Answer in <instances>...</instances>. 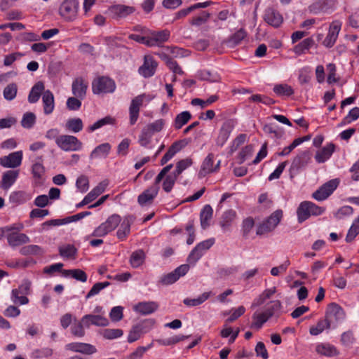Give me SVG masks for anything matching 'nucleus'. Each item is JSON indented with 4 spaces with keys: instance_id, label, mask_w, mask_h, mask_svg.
<instances>
[{
    "instance_id": "4be33fe9",
    "label": "nucleus",
    "mask_w": 359,
    "mask_h": 359,
    "mask_svg": "<svg viewBox=\"0 0 359 359\" xmlns=\"http://www.w3.org/2000/svg\"><path fill=\"white\" fill-rule=\"evenodd\" d=\"M233 129V125L231 121L224 122L219 130L218 137L216 140L217 145L222 147L228 140Z\"/></svg>"
},
{
    "instance_id": "473e14b6",
    "label": "nucleus",
    "mask_w": 359,
    "mask_h": 359,
    "mask_svg": "<svg viewBox=\"0 0 359 359\" xmlns=\"http://www.w3.org/2000/svg\"><path fill=\"white\" fill-rule=\"evenodd\" d=\"M62 274L64 277H72L82 283L86 282L88 278L86 273L81 269H64Z\"/></svg>"
},
{
    "instance_id": "c85d7f7f",
    "label": "nucleus",
    "mask_w": 359,
    "mask_h": 359,
    "mask_svg": "<svg viewBox=\"0 0 359 359\" xmlns=\"http://www.w3.org/2000/svg\"><path fill=\"white\" fill-rule=\"evenodd\" d=\"M42 102L44 114L46 115L52 114L55 109V102L53 94L50 90H47L43 92Z\"/></svg>"
},
{
    "instance_id": "37998d69",
    "label": "nucleus",
    "mask_w": 359,
    "mask_h": 359,
    "mask_svg": "<svg viewBox=\"0 0 359 359\" xmlns=\"http://www.w3.org/2000/svg\"><path fill=\"white\" fill-rule=\"evenodd\" d=\"M191 118V114L188 111H184L177 114L175 118L174 127L175 129H180L187 124Z\"/></svg>"
},
{
    "instance_id": "aec40b11",
    "label": "nucleus",
    "mask_w": 359,
    "mask_h": 359,
    "mask_svg": "<svg viewBox=\"0 0 359 359\" xmlns=\"http://www.w3.org/2000/svg\"><path fill=\"white\" fill-rule=\"evenodd\" d=\"M82 322L86 327H89L91 325L105 327L109 324V320L105 317L100 315L88 314L82 317Z\"/></svg>"
},
{
    "instance_id": "3c124183",
    "label": "nucleus",
    "mask_w": 359,
    "mask_h": 359,
    "mask_svg": "<svg viewBox=\"0 0 359 359\" xmlns=\"http://www.w3.org/2000/svg\"><path fill=\"white\" fill-rule=\"evenodd\" d=\"M109 285H110V283L108 281L96 283L95 285H93V286L91 287L90 291L86 294V299H88L98 294L101 290L106 288Z\"/></svg>"
},
{
    "instance_id": "864d4df0",
    "label": "nucleus",
    "mask_w": 359,
    "mask_h": 359,
    "mask_svg": "<svg viewBox=\"0 0 359 359\" xmlns=\"http://www.w3.org/2000/svg\"><path fill=\"white\" fill-rule=\"evenodd\" d=\"M219 99V97L216 95H211L206 100H203L200 98H194L191 100V104L193 106H201L202 109L210 105L215 102Z\"/></svg>"
},
{
    "instance_id": "13d9d810",
    "label": "nucleus",
    "mask_w": 359,
    "mask_h": 359,
    "mask_svg": "<svg viewBox=\"0 0 359 359\" xmlns=\"http://www.w3.org/2000/svg\"><path fill=\"white\" fill-rule=\"evenodd\" d=\"M165 124V121L164 119H158L151 123L147 124L144 128L147 130L154 135L156 133H158L162 130Z\"/></svg>"
},
{
    "instance_id": "a18cd8bd",
    "label": "nucleus",
    "mask_w": 359,
    "mask_h": 359,
    "mask_svg": "<svg viewBox=\"0 0 359 359\" xmlns=\"http://www.w3.org/2000/svg\"><path fill=\"white\" fill-rule=\"evenodd\" d=\"M313 44L314 41L313 39L306 38L294 46V53L297 55L303 54L306 50H309L313 46Z\"/></svg>"
},
{
    "instance_id": "09e8293b",
    "label": "nucleus",
    "mask_w": 359,
    "mask_h": 359,
    "mask_svg": "<svg viewBox=\"0 0 359 359\" xmlns=\"http://www.w3.org/2000/svg\"><path fill=\"white\" fill-rule=\"evenodd\" d=\"M20 253L22 255H40L43 253L42 248L37 245H29L22 247L20 250Z\"/></svg>"
},
{
    "instance_id": "680f3d73",
    "label": "nucleus",
    "mask_w": 359,
    "mask_h": 359,
    "mask_svg": "<svg viewBox=\"0 0 359 359\" xmlns=\"http://www.w3.org/2000/svg\"><path fill=\"white\" fill-rule=\"evenodd\" d=\"M281 306V302L279 300L271 301L264 311L270 318L280 310Z\"/></svg>"
},
{
    "instance_id": "0e129e2a",
    "label": "nucleus",
    "mask_w": 359,
    "mask_h": 359,
    "mask_svg": "<svg viewBox=\"0 0 359 359\" xmlns=\"http://www.w3.org/2000/svg\"><path fill=\"white\" fill-rule=\"evenodd\" d=\"M114 122V119L111 116H105L103 118H101L96 121L93 125L90 126L88 128V131L89 133H92L102 126L107 125V124H112Z\"/></svg>"
},
{
    "instance_id": "ddd939ff",
    "label": "nucleus",
    "mask_w": 359,
    "mask_h": 359,
    "mask_svg": "<svg viewBox=\"0 0 359 359\" xmlns=\"http://www.w3.org/2000/svg\"><path fill=\"white\" fill-rule=\"evenodd\" d=\"M135 11V8L133 6L123 4H116L109 8L111 17L115 20L125 18Z\"/></svg>"
},
{
    "instance_id": "bf43d9fd",
    "label": "nucleus",
    "mask_w": 359,
    "mask_h": 359,
    "mask_svg": "<svg viewBox=\"0 0 359 359\" xmlns=\"http://www.w3.org/2000/svg\"><path fill=\"white\" fill-rule=\"evenodd\" d=\"M255 226L254 219L251 217H248L243 219L242 222L241 231L243 236L247 238Z\"/></svg>"
},
{
    "instance_id": "5fc2aeb1",
    "label": "nucleus",
    "mask_w": 359,
    "mask_h": 359,
    "mask_svg": "<svg viewBox=\"0 0 359 359\" xmlns=\"http://www.w3.org/2000/svg\"><path fill=\"white\" fill-rule=\"evenodd\" d=\"M177 177L178 176H177L173 172L167 175L166 177H165V180L163 182V189L167 193L170 192Z\"/></svg>"
},
{
    "instance_id": "e433bc0d",
    "label": "nucleus",
    "mask_w": 359,
    "mask_h": 359,
    "mask_svg": "<svg viewBox=\"0 0 359 359\" xmlns=\"http://www.w3.org/2000/svg\"><path fill=\"white\" fill-rule=\"evenodd\" d=\"M108 183L105 181L101 182L95 187H94L86 196V200L90 203L95 200L106 189Z\"/></svg>"
},
{
    "instance_id": "ea45409f",
    "label": "nucleus",
    "mask_w": 359,
    "mask_h": 359,
    "mask_svg": "<svg viewBox=\"0 0 359 359\" xmlns=\"http://www.w3.org/2000/svg\"><path fill=\"white\" fill-rule=\"evenodd\" d=\"M83 127V121L80 118H69L65 124L66 129L74 133L82 130Z\"/></svg>"
},
{
    "instance_id": "4468645a",
    "label": "nucleus",
    "mask_w": 359,
    "mask_h": 359,
    "mask_svg": "<svg viewBox=\"0 0 359 359\" xmlns=\"http://www.w3.org/2000/svg\"><path fill=\"white\" fill-rule=\"evenodd\" d=\"M158 63L152 56L145 55L143 65L138 69L139 74L144 78L151 77L154 75Z\"/></svg>"
},
{
    "instance_id": "58836bf2",
    "label": "nucleus",
    "mask_w": 359,
    "mask_h": 359,
    "mask_svg": "<svg viewBox=\"0 0 359 359\" xmlns=\"http://www.w3.org/2000/svg\"><path fill=\"white\" fill-rule=\"evenodd\" d=\"M269 319L268 316L262 312H255L252 315V323L251 324V328L259 330L262 327L263 325Z\"/></svg>"
},
{
    "instance_id": "dca6fc26",
    "label": "nucleus",
    "mask_w": 359,
    "mask_h": 359,
    "mask_svg": "<svg viewBox=\"0 0 359 359\" xmlns=\"http://www.w3.org/2000/svg\"><path fill=\"white\" fill-rule=\"evenodd\" d=\"M341 22L340 21H334L331 23L328 34L323 41V44L325 47L332 48L334 45L341 30Z\"/></svg>"
},
{
    "instance_id": "f3484780",
    "label": "nucleus",
    "mask_w": 359,
    "mask_h": 359,
    "mask_svg": "<svg viewBox=\"0 0 359 359\" xmlns=\"http://www.w3.org/2000/svg\"><path fill=\"white\" fill-rule=\"evenodd\" d=\"M264 20L271 27L278 28L282 25L283 18L278 11L268 8L264 11Z\"/></svg>"
},
{
    "instance_id": "c9c22d12",
    "label": "nucleus",
    "mask_w": 359,
    "mask_h": 359,
    "mask_svg": "<svg viewBox=\"0 0 359 359\" xmlns=\"http://www.w3.org/2000/svg\"><path fill=\"white\" fill-rule=\"evenodd\" d=\"M236 212L233 210H228L225 211L222 215L221 220L219 222L220 226L223 230L228 229L236 218Z\"/></svg>"
},
{
    "instance_id": "bb28decb",
    "label": "nucleus",
    "mask_w": 359,
    "mask_h": 359,
    "mask_svg": "<svg viewBox=\"0 0 359 359\" xmlns=\"http://www.w3.org/2000/svg\"><path fill=\"white\" fill-rule=\"evenodd\" d=\"M311 161V154L309 151L305 150L299 152L293 159L292 167L299 169L306 167Z\"/></svg>"
},
{
    "instance_id": "393cba45",
    "label": "nucleus",
    "mask_w": 359,
    "mask_h": 359,
    "mask_svg": "<svg viewBox=\"0 0 359 359\" xmlns=\"http://www.w3.org/2000/svg\"><path fill=\"white\" fill-rule=\"evenodd\" d=\"M335 146L333 143H330L318 150L315 156V159L318 163H323L327 161L334 151Z\"/></svg>"
},
{
    "instance_id": "72a5a7b5",
    "label": "nucleus",
    "mask_w": 359,
    "mask_h": 359,
    "mask_svg": "<svg viewBox=\"0 0 359 359\" xmlns=\"http://www.w3.org/2000/svg\"><path fill=\"white\" fill-rule=\"evenodd\" d=\"M213 210L210 205H205L200 213V220L202 229H205L210 225V220L212 217Z\"/></svg>"
},
{
    "instance_id": "7c9ffc66",
    "label": "nucleus",
    "mask_w": 359,
    "mask_h": 359,
    "mask_svg": "<svg viewBox=\"0 0 359 359\" xmlns=\"http://www.w3.org/2000/svg\"><path fill=\"white\" fill-rule=\"evenodd\" d=\"M44 84L41 81H38L32 88L29 95L28 101L30 103H36L39 101L43 92H44Z\"/></svg>"
},
{
    "instance_id": "a19ab883",
    "label": "nucleus",
    "mask_w": 359,
    "mask_h": 359,
    "mask_svg": "<svg viewBox=\"0 0 359 359\" xmlns=\"http://www.w3.org/2000/svg\"><path fill=\"white\" fill-rule=\"evenodd\" d=\"M211 292H205L197 298H186L183 300V303L187 306H196L202 304L210 296Z\"/></svg>"
},
{
    "instance_id": "5701e85b",
    "label": "nucleus",
    "mask_w": 359,
    "mask_h": 359,
    "mask_svg": "<svg viewBox=\"0 0 359 359\" xmlns=\"http://www.w3.org/2000/svg\"><path fill=\"white\" fill-rule=\"evenodd\" d=\"M6 238L8 245L13 248L27 243L30 241L28 236L19 232L9 233Z\"/></svg>"
},
{
    "instance_id": "4c0bfd02",
    "label": "nucleus",
    "mask_w": 359,
    "mask_h": 359,
    "mask_svg": "<svg viewBox=\"0 0 359 359\" xmlns=\"http://www.w3.org/2000/svg\"><path fill=\"white\" fill-rule=\"evenodd\" d=\"M30 198V195L24 191H13L9 197L10 202L15 204H22Z\"/></svg>"
},
{
    "instance_id": "338daca9",
    "label": "nucleus",
    "mask_w": 359,
    "mask_h": 359,
    "mask_svg": "<svg viewBox=\"0 0 359 359\" xmlns=\"http://www.w3.org/2000/svg\"><path fill=\"white\" fill-rule=\"evenodd\" d=\"M164 60H165V63L168 67L175 74H183L184 72L182 68L179 66L177 62L174 60L172 58L168 55L164 56Z\"/></svg>"
},
{
    "instance_id": "8fccbe9b",
    "label": "nucleus",
    "mask_w": 359,
    "mask_h": 359,
    "mask_svg": "<svg viewBox=\"0 0 359 359\" xmlns=\"http://www.w3.org/2000/svg\"><path fill=\"white\" fill-rule=\"evenodd\" d=\"M359 234V216L353 221L348 231L346 236V241L350 243Z\"/></svg>"
},
{
    "instance_id": "79ce46f5",
    "label": "nucleus",
    "mask_w": 359,
    "mask_h": 359,
    "mask_svg": "<svg viewBox=\"0 0 359 359\" xmlns=\"http://www.w3.org/2000/svg\"><path fill=\"white\" fill-rule=\"evenodd\" d=\"M145 254L142 250L133 252L130 256V262L133 268H138L144 262Z\"/></svg>"
},
{
    "instance_id": "c756f323",
    "label": "nucleus",
    "mask_w": 359,
    "mask_h": 359,
    "mask_svg": "<svg viewBox=\"0 0 359 359\" xmlns=\"http://www.w3.org/2000/svg\"><path fill=\"white\" fill-rule=\"evenodd\" d=\"M18 170H9L2 176L1 187L4 189H8L17 180L19 176Z\"/></svg>"
},
{
    "instance_id": "cd10ccee",
    "label": "nucleus",
    "mask_w": 359,
    "mask_h": 359,
    "mask_svg": "<svg viewBox=\"0 0 359 359\" xmlns=\"http://www.w3.org/2000/svg\"><path fill=\"white\" fill-rule=\"evenodd\" d=\"M111 146L109 143H102L97 146L90 153V158H106L110 153Z\"/></svg>"
},
{
    "instance_id": "412c9836",
    "label": "nucleus",
    "mask_w": 359,
    "mask_h": 359,
    "mask_svg": "<svg viewBox=\"0 0 359 359\" xmlns=\"http://www.w3.org/2000/svg\"><path fill=\"white\" fill-rule=\"evenodd\" d=\"M214 157L215 155L212 153H210L205 158L198 172V177L200 178H203L208 174L215 172V169L214 168Z\"/></svg>"
},
{
    "instance_id": "1a4fd4ad",
    "label": "nucleus",
    "mask_w": 359,
    "mask_h": 359,
    "mask_svg": "<svg viewBox=\"0 0 359 359\" xmlns=\"http://www.w3.org/2000/svg\"><path fill=\"white\" fill-rule=\"evenodd\" d=\"M189 265L182 264L170 273L163 275L159 283L163 285H169L177 282L181 277L185 276L189 270Z\"/></svg>"
},
{
    "instance_id": "39448f33",
    "label": "nucleus",
    "mask_w": 359,
    "mask_h": 359,
    "mask_svg": "<svg viewBox=\"0 0 359 359\" xmlns=\"http://www.w3.org/2000/svg\"><path fill=\"white\" fill-rule=\"evenodd\" d=\"M57 145L65 151H76L82 149V142L75 136L62 135L57 139Z\"/></svg>"
},
{
    "instance_id": "4d7b16f0",
    "label": "nucleus",
    "mask_w": 359,
    "mask_h": 359,
    "mask_svg": "<svg viewBox=\"0 0 359 359\" xmlns=\"http://www.w3.org/2000/svg\"><path fill=\"white\" fill-rule=\"evenodd\" d=\"M130 224L128 219H124L122 222V223L121 224V226L116 232L117 237L120 240L123 241L126 238L127 236L130 233Z\"/></svg>"
},
{
    "instance_id": "2eb2a0df",
    "label": "nucleus",
    "mask_w": 359,
    "mask_h": 359,
    "mask_svg": "<svg viewBox=\"0 0 359 359\" xmlns=\"http://www.w3.org/2000/svg\"><path fill=\"white\" fill-rule=\"evenodd\" d=\"M170 36V32L168 29L154 31L149 35V47L163 46Z\"/></svg>"
},
{
    "instance_id": "6e6552de",
    "label": "nucleus",
    "mask_w": 359,
    "mask_h": 359,
    "mask_svg": "<svg viewBox=\"0 0 359 359\" xmlns=\"http://www.w3.org/2000/svg\"><path fill=\"white\" fill-rule=\"evenodd\" d=\"M339 180L332 179L323 184L318 189L314 191L312 197L318 201H322L327 199L338 187Z\"/></svg>"
},
{
    "instance_id": "774afa93",
    "label": "nucleus",
    "mask_w": 359,
    "mask_h": 359,
    "mask_svg": "<svg viewBox=\"0 0 359 359\" xmlns=\"http://www.w3.org/2000/svg\"><path fill=\"white\" fill-rule=\"evenodd\" d=\"M341 343L345 346H351L355 341L353 331L348 330L341 334Z\"/></svg>"
},
{
    "instance_id": "0eeeda50",
    "label": "nucleus",
    "mask_w": 359,
    "mask_h": 359,
    "mask_svg": "<svg viewBox=\"0 0 359 359\" xmlns=\"http://www.w3.org/2000/svg\"><path fill=\"white\" fill-rule=\"evenodd\" d=\"M79 1L77 0H65L60 6L59 13L66 21H74L77 16Z\"/></svg>"
},
{
    "instance_id": "052dcab7",
    "label": "nucleus",
    "mask_w": 359,
    "mask_h": 359,
    "mask_svg": "<svg viewBox=\"0 0 359 359\" xmlns=\"http://www.w3.org/2000/svg\"><path fill=\"white\" fill-rule=\"evenodd\" d=\"M17 92V85L14 83H10L6 86L4 90V97L7 100H13L16 97Z\"/></svg>"
},
{
    "instance_id": "a878e982",
    "label": "nucleus",
    "mask_w": 359,
    "mask_h": 359,
    "mask_svg": "<svg viewBox=\"0 0 359 359\" xmlns=\"http://www.w3.org/2000/svg\"><path fill=\"white\" fill-rule=\"evenodd\" d=\"M158 307V304L155 302H142L136 304L134 309L140 314L149 315L155 312Z\"/></svg>"
},
{
    "instance_id": "a211bd4d",
    "label": "nucleus",
    "mask_w": 359,
    "mask_h": 359,
    "mask_svg": "<svg viewBox=\"0 0 359 359\" xmlns=\"http://www.w3.org/2000/svg\"><path fill=\"white\" fill-rule=\"evenodd\" d=\"M88 83L82 77L76 78L72 84V92L74 96L83 100L86 95Z\"/></svg>"
},
{
    "instance_id": "de8ad7c7",
    "label": "nucleus",
    "mask_w": 359,
    "mask_h": 359,
    "mask_svg": "<svg viewBox=\"0 0 359 359\" xmlns=\"http://www.w3.org/2000/svg\"><path fill=\"white\" fill-rule=\"evenodd\" d=\"M53 351L48 347L34 349L31 353V358L34 359L46 358L53 355Z\"/></svg>"
},
{
    "instance_id": "7ed1b4c3",
    "label": "nucleus",
    "mask_w": 359,
    "mask_h": 359,
    "mask_svg": "<svg viewBox=\"0 0 359 359\" xmlns=\"http://www.w3.org/2000/svg\"><path fill=\"white\" fill-rule=\"evenodd\" d=\"M283 216L282 210H276L257 228V234L263 235L272 231L280 223Z\"/></svg>"
},
{
    "instance_id": "f257e3e1",
    "label": "nucleus",
    "mask_w": 359,
    "mask_h": 359,
    "mask_svg": "<svg viewBox=\"0 0 359 359\" xmlns=\"http://www.w3.org/2000/svg\"><path fill=\"white\" fill-rule=\"evenodd\" d=\"M325 211V208L320 207L313 202L304 201L300 203L297 209V221L302 224L311 216L321 215Z\"/></svg>"
},
{
    "instance_id": "603ef678",
    "label": "nucleus",
    "mask_w": 359,
    "mask_h": 359,
    "mask_svg": "<svg viewBox=\"0 0 359 359\" xmlns=\"http://www.w3.org/2000/svg\"><path fill=\"white\" fill-rule=\"evenodd\" d=\"M121 221V217L118 215L114 214L109 217V218L104 222H103V224L106 226L107 231L110 233L118 226Z\"/></svg>"
},
{
    "instance_id": "2f4dec72",
    "label": "nucleus",
    "mask_w": 359,
    "mask_h": 359,
    "mask_svg": "<svg viewBox=\"0 0 359 359\" xmlns=\"http://www.w3.org/2000/svg\"><path fill=\"white\" fill-rule=\"evenodd\" d=\"M316 351L322 355L326 357H332L337 355L339 352L337 348L330 344H319L316 347Z\"/></svg>"
},
{
    "instance_id": "423d86ee",
    "label": "nucleus",
    "mask_w": 359,
    "mask_h": 359,
    "mask_svg": "<svg viewBox=\"0 0 359 359\" xmlns=\"http://www.w3.org/2000/svg\"><path fill=\"white\" fill-rule=\"evenodd\" d=\"M215 243V238H209L198 243L189 253L187 262L195 264Z\"/></svg>"
},
{
    "instance_id": "6ab92c4d",
    "label": "nucleus",
    "mask_w": 359,
    "mask_h": 359,
    "mask_svg": "<svg viewBox=\"0 0 359 359\" xmlns=\"http://www.w3.org/2000/svg\"><path fill=\"white\" fill-rule=\"evenodd\" d=\"M66 349L87 355H91L97 352L95 346L81 342L69 343L66 345Z\"/></svg>"
},
{
    "instance_id": "c03bdc74",
    "label": "nucleus",
    "mask_w": 359,
    "mask_h": 359,
    "mask_svg": "<svg viewBox=\"0 0 359 359\" xmlns=\"http://www.w3.org/2000/svg\"><path fill=\"white\" fill-rule=\"evenodd\" d=\"M197 76L200 80L209 82H217L220 79L219 76L216 72H212L208 69L198 72Z\"/></svg>"
},
{
    "instance_id": "f8f14e48",
    "label": "nucleus",
    "mask_w": 359,
    "mask_h": 359,
    "mask_svg": "<svg viewBox=\"0 0 359 359\" xmlns=\"http://www.w3.org/2000/svg\"><path fill=\"white\" fill-rule=\"evenodd\" d=\"M147 97L145 94H141L134 97L129 107L130 123L134 125L139 117L140 107L142 106L144 99Z\"/></svg>"
},
{
    "instance_id": "20e7f679",
    "label": "nucleus",
    "mask_w": 359,
    "mask_h": 359,
    "mask_svg": "<svg viewBox=\"0 0 359 359\" xmlns=\"http://www.w3.org/2000/svg\"><path fill=\"white\" fill-rule=\"evenodd\" d=\"M116 89L114 81L107 76H100L92 83V90L94 94L111 93Z\"/></svg>"
},
{
    "instance_id": "b1692460",
    "label": "nucleus",
    "mask_w": 359,
    "mask_h": 359,
    "mask_svg": "<svg viewBox=\"0 0 359 359\" xmlns=\"http://www.w3.org/2000/svg\"><path fill=\"white\" fill-rule=\"evenodd\" d=\"M158 192V187L153 186L144 190L141 194L139 195L137 201L140 205H144L147 203H151L154 198L157 196Z\"/></svg>"
},
{
    "instance_id": "6e6d98bb",
    "label": "nucleus",
    "mask_w": 359,
    "mask_h": 359,
    "mask_svg": "<svg viewBox=\"0 0 359 359\" xmlns=\"http://www.w3.org/2000/svg\"><path fill=\"white\" fill-rule=\"evenodd\" d=\"M84 327L85 325L82 322V318L80 321H77L76 319L74 318V324L71 327V332L76 337H83L85 335Z\"/></svg>"
},
{
    "instance_id": "e2e57ef3",
    "label": "nucleus",
    "mask_w": 359,
    "mask_h": 359,
    "mask_svg": "<svg viewBox=\"0 0 359 359\" xmlns=\"http://www.w3.org/2000/svg\"><path fill=\"white\" fill-rule=\"evenodd\" d=\"M60 255L65 258H74L76 249L73 245H67L59 248Z\"/></svg>"
},
{
    "instance_id": "9d476101",
    "label": "nucleus",
    "mask_w": 359,
    "mask_h": 359,
    "mask_svg": "<svg viewBox=\"0 0 359 359\" xmlns=\"http://www.w3.org/2000/svg\"><path fill=\"white\" fill-rule=\"evenodd\" d=\"M29 290V285L27 283L19 285L18 288L13 289L11 294V299L15 305H25L29 303V299L26 297Z\"/></svg>"
},
{
    "instance_id": "f03ea898",
    "label": "nucleus",
    "mask_w": 359,
    "mask_h": 359,
    "mask_svg": "<svg viewBox=\"0 0 359 359\" xmlns=\"http://www.w3.org/2000/svg\"><path fill=\"white\" fill-rule=\"evenodd\" d=\"M325 318L330 323L332 329H335L339 323L345 320L346 313L340 305L332 302L327 305Z\"/></svg>"
},
{
    "instance_id": "49530a36",
    "label": "nucleus",
    "mask_w": 359,
    "mask_h": 359,
    "mask_svg": "<svg viewBox=\"0 0 359 359\" xmlns=\"http://www.w3.org/2000/svg\"><path fill=\"white\" fill-rule=\"evenodd\" d=\"M273 90L277 95L280 97H290L294 94L293 88L287 84H277Z\"/></svg>"
},
{
    "instance_id": "9b49d317",
    "label": "nucleus",
    "mask_w": 359,
    "mask_h": 359,
    "mask_svg": "<svg viewBox=\"0 0 359 359\" xmlns=\"http://www.w3.org/2000/svg\"><path fill=\"white\" fill-rule=\"evenodd\" d=\"M22 151H17L0 158V165L7 168H16L22 164Z\"/></svg>"
},
{
    "instance_id": "f704fd0d",
    "label": "nucleus",
    "mask_w": 359,
    "mask_h": 359,
    "mask_svg": "<svg viewBox=\"0 0 359 359\" xmlns=\"http://www.w3.org/2000/svg\"><path fill=\"white\" fill-rule=\"evenodd\" d=\"M330 329H332L330 323L324 318L318 320L316 325H313L310 327L309 333L312 336H317L321 334L324 330Z\"/></svg>"
},
{
    "instance_id": "69168bd1",
    "label": "nucleus",
    "mask_w": 359,
    "mask_h": 359,
    "mask_svg": "<svg viewBox=\"0 0 359 359\" xmlns=\"http://www.w3.org/2000/svg\"><path fill=\"white\" fill-rule=\"evenodd\" d=\"M36 122V116L32 112H27L23 115L21 125L23 128L29 129L33 127Z\"/></svg>"
}]
</instances>
